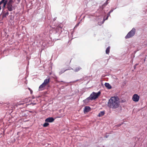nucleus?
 Returning a JSON list of instances; mask_svg holds the SVG:
<instances>
[{
	"label": "nucleus",
	"instance_id": "nucleus-9",
	"mask_svg": "<svg viewBox=\"0 0 147 147\" xmlns=\"http://www.w3.org/2000/svg\"><path fill=\"white\" fill-rule=\"evenodd\" d=\"M90 108L88 106H86L85 107L84 109V112H88L90 111Z\"/></svg>",
	"mask_w": 147,
	"mask_h": 147
},
{
	"label": "nucleus",
	"instance_id": "nucleus-19",
	"mask_svg": "<svg viewBox=\"0 0 147 147\" xmlns=\"http://www.w3.org/2000/svg\"><path fill=\"white\" fill-rule=\"evenodd\" d=\"M28 89L30 91L31 94H32V91L29 88H28Z\"/></svg>",
	"mask_w": 147,
	"mask_h": 147
},
{
	"label": "nucleus",
	"instance_id": "nucleus-2",
	"mask_svg": "<svg viewBox=\"0 0 147 147\" xmlns=\"http://www.w3.org/2000/svg\"><path fill=\"white\" fill-rule=\"evenodd\" d=\"M100 94V91L98 92L97 93L93 92L91 94L90 97L87 98V99L89 100L90 99L91 100H94L97 98Z\"/></svg>",
	"mask_w": 147,
	"mask_h": 147
},
{
	"label": "nucleus",
	"instance_id": "nucleus-23",
	"mask_svg": "<svg viewBox=\"0 0 147 147\" xmlns=\"http://www.w3.org/2000/svg\"><path fill=\"white\" fill-rule=\"evenodd\" d=\"M138 65V64H136L135 65V66H137V65Z\"/></svg>",
	"mask_w": 147,
	"mask_h": 147
},
{
	"label": "nucleus",
	"instance_id": "nucleus-15",
	"mask_svg": "<svg viewBox=\"0 0 147 147\" xmlns=\"http://www.w3.org/2000/svg\"><path fill=\"white\" fill-rule=\"evenodd\" d=\"M81 69V68L80 67L76 68L75 69V71L76 72H77V71H79V70H80Z\"/></svg>",
	"mask_w": 147,
	"mask_h": 147
},
{
	"label": "nucleus",
	"instance_id": "nucleus-10",
	"mask_svg": "<svg viewBox=\"0 0 147 147\" xmlns=\"http://www.w3.org/2000/svg\"><path fill=\"white\" fill-rule=\"evenodd\" d=\"M105 85L106 87L109 89H110L111 88V86L108 83H105Z\"/></svg>",
	"mask_w": 147,
	"mask_h": 147
},
{
	"label": "nucleus",
	"instance_id": "nucleus-11",
	"mask_svg": "<svg viewBox=\"0 0 147 147\" xmlns=\"http://www.w3.org/2000/svg\"><path fill=\"white\" fill-rule=\"evenodd\" d=\"M105 113L104 111H102L100 112L98 115V116L99 117H102L105 114Z\"/></svg>",
	"mask_w": 147,
	"mask_h": 147
},
{
	"label": "nucleus",
	"instance_id": "nucleus-14",
	"mask_svg": "<svg viewBox=\"0 0 147 147\" xmlns=\"http://www.w3.org/2000/svg\"><path fill=\"white\" fill-rule=\"evenodd\" d=\"M49 124L47 123H45L43 125V126L44 127H47L48 126Z\"/></svg>",
	"mask_w": 147,
	"mask_h": 147
},
{
	"label": "nucleus",
	"instance_id": "nucleus-20",
	"mask_svg": "<svg viewBox=\"0 0 147 147\" xmlns=\"http://www.w3.org/2000/svg\"><path fill=\"white\" fill-rule=\"evenodd\" d=\"M80 23V22H79L76 25V27H77V26H78L79 25Z\"/></svg>",
	"mask_w": 147,
	"mask_h": 147
},
{
	"label": "nucleus",
	"instance_id": "nucleus-5",
	"mask_svg": "<svg viewBox=\"0 0 147 147\" xmlns=\"http://www.w3.org/2000/svg\"><path fill=\"white\" fill-rule=\"evenodd\" d=\"M7 8L9 11H12L14 9V7L12 4H7Z\"/></svg>",
	"mask_w": 147,
	"mask_h": 147
},
{
	"label": "nucleus",
	"instance_id": "nucleus-1",
	"mask_svg": "<svg viewBox=\"0 0 147 147\" xmlns=\"http://www.w3.org/2000/svg\"><path fill=\"white\" fill-rule=\"evenodd\" d=\"M120 105V101L117 97H111L109 100L108 106L110 108L115 109L118 108Z\"/></svg>",
	"mask_w": 147,
	"mask_h": 147
},
{
	"label": "nucleus",
	"instance_id": "nucleus-18",
	"mask_svg": "<svg viewBox=\"0 0 147 147\" xmlns=\"http://www.w3.org/2000/svg\"><path fill=\"white\" fill-rule=\"evenodd\" d=\"M108 16H107V18H106V19H104V20H103V22H102V23H103V22H104V21L105 20H107V19L108 18Z\"/></svg>",
	"mask_w": 147,
	"mask_h": 147
},
{
	"label": "nucleus",
	"instance_id": "nucleus-3",
	"mask_svg": "<svg viewBox=\"0 0 147 147\" xmlns=\"http://www.w3.org/2000/svg\"><path fill=\"white\" fill-rule=\"evenodd\" d=\"M135 32V29L134 28H133L125 36V38H128L131 37L134 35Z\"/></svg>",
	"mask_w": 147,
	"mask_h": 147
},
{
	"label": "nucleus",
	"instance_id": "nucleus-12",
	"mask_svg": "<svg viewBox=\"0 0 147 147\" xmlns=\"http://www.w3.org/2000/svg\"><path fill=\"white\" fill-rule=\"evenodd\" d=\"M9 14L8 12L7 11L6 13H3L2 15V17L3 18L7 16Z\"/></svg>",
	"mask_w": 147,
	"mask_h": 147
},
{
	"label": "nucleus",
	"instance_id": "nucleus-21",
	"mask_svg": "<svg viewBox=\"0 0 147 147\" xmlns=\"http://www.w3.org/2000/svg\"><path fill=\"white\" fill-rule=\"evenodd\" d=\"M110 13L109 12V13H108V16H108V17L109 16H110Z\"/></svg>",
	"mask_w": 147,
	"mask_h": 147
},
{
	"label": "nucleus",
	"instance_id": "nucleus-17",
	"mask_svg": "<svg viewBox=\"0 0 147 147\" xmlns=\"http://www.w3.org/2000/svg\"><path fill=\"white\" fill-rule=\"evenodd\" d=\"M13 0H9L8 2V3L7 4H12L13 2Z\"/></svg>",
	"mask_w": 147,
	"mask_h": 147
},
{
	"label": "nucleus",
	"instance_id": "nucleus-13",
	"mask_svg": "<svg viewBox=\"0 0 147 147\" xmlns=\"http://www.w3.org/2000/svg\"><path fill=\"white\" fill-rule=\"evenodd\" d=\"M110 49V47H109L107 48L106 50V54H108L109 53Z\"/></svg>",
	"mask_w": 147,
	"mask_h": 147
},
{
	"label": "nucleus",
	"instance_id": "nucleus-8",
	"mask_svg": "<svg viewBox=\"0 0 147 147\" xmlns=\"http://www.w3.org/2000/svg\"><path fill=\"white\" fill-rule=\"evenodd\" d=\"M49 81L50 78H48L44 80V82L43 83L45 85H46L49 83Z\"/></svg>",
	"mask_w": 147,
	"mask_h": 147
},
{
	"label": "nucleus",
	"instance_id": "nucleus-22",
	"mask_svg": "<svg viewBox=\"0 0 147 147\" xmlns=\"http://www.w3.org/2000/svg\"><path fill=\"white\" fill-rule=\"evenodd\" d=\"M113 11V10H111V11H110L109 12L110 13H111V12H112V11Z\"/></svg>",
	"mask_w": 147,
	"mask_h": 147
},
{
	"label": "nucleus",
	"instance_id": "nucleus-24",
	"mask_svg": "<svg viewBox=\"0 0 147 147\" xmlns=\"http://www.w3.org/2000/svg\"><path fill=\"white\" fill-rule=\"evenodd\" d=\"M136 66H135V65L134 66V68L135 69L136 68Z\"/></svg>",
	"mask_w": 147,
	"mask_h": 147
},
{
	"label": "nucleus",
	"instance_id": "nucleus-6",
	"mask_svg": "<svg viewBox=\"0 0 147 147\" xmlns=\"http://www.w3.org/2000/svg\"><path fill=\"white\" fill-rule=\"evenodd\" d=\"M55 119L52 117H48L45 120V121L46 122H52Z\"/></svg>",
	"mask_w": 147,
	"mask_h": 147
},
{
	"label": "nucleus",
	"instance_id": "nucleus-26",
	"mask_svg": "<svg viewBox=\"0 0 147 147\" xmlns=\"http://www.w3.org/2000/svg\"><path fill=\"white\" fill-rule=\"evenodd\" d=\"M108 0H107V1H108Z\"/></svg>",
	"mask_w": 147,
	"mask_h": 147
},
{
	"label": "nucleus",
	"instance_id": "nucleus-25",
	"mask_svg": "<svg viewBox=\"0 0 147 147\" xmlns=\"http://www.w3.org/2000/svg\"><path fill=\"white\" fill-rule=\"evenodd\" d=\"M145 59H144V61H145Z\"/></svg>",
	"mask_w": 147,
	"mask_h": 147
},
{
	"label": "nucleus",
	"instance_id": "nucleus-4",
	"mask_svg": "<svg viewBox=\"0 0 147 147\" xmlns=\"http://www.w3.org/2000/svg\"><path fill=\"white\" fill-rule=\"evenodd\" d=\"M140 98V96L137 94H135L133 95L132 100L135 102H138L139 101Z\"/></svg>",
	"mask_w": 147,
	"mask_h": 147
},
{
	"label": "nucleus",
	"instance_id": "nucleus-7",
	"mask_svg": "<svg viewBox=\"0 0 147 147\" xmlns=\"http://www.w3.org/2000/svg\"><path fill=\"white\" fill-rule=\"evenodd\" d=\"M46 85H45L44 84L42 83L41 85L39 87V90H44Z\"/></svg>",
	"mask_w": 147,
	"mask_h": 147
},
{
	"label": "nucleus",
	"instance_id": "nucleus-16",
	"mask_svg": "<svg viewBox=\"0 0 147 147\" xmlns=\"http://www.w3.org/2000/svg\"><path fill=\"white\" fill-rule=\"evenodd\" d=\"M64 72V69H63L62 70H61V71H60L59 72V74H62Z\"/></svg>",
	"mask_w": 147,
	"mask_h": 147
}]
</instances>
